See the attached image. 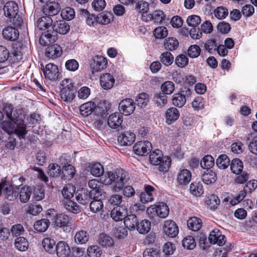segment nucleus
<instances>
[{
  "instance_id": "nucleus-32",
  "label": "nucleus",
  "mask_w": 257,
  "mask_h": 257,
  "mask_svg": "<svg viewBox=\"0 0 257 257\" xmlns=\"http://www.w3.org/2000/svg\"><path fill=\"white\" fill-rule=\"evenodd\" d=\"M89 238L88 233L83 230L78 231L74 236V241L77 244H85L88 241Z\"/></svg>"
},
{
  "instance_id": "nucleus-15",
  "label": "nucleus",
  "mask_w": 257,
  "mask_h": 257,
  "mask_svg": "<svg viewBox=\"0 0 257 257\" xmlns=\"http://www.w3.org/2000/svg\"><path fill=\"white\" fill-rule=\"evenodd\" d=\"M92 192L87 189H83L78 191L76 193V199L81 204L85 205L88 204L92 198Z\"/></svg>"
},
{
  "instance_id": "nucleus-52",
  "label": "nucleus",
  "mask_w": 257,
  "mask_h": 257,
  "mask_svg": "<svg viewBox=\"0 0 257 257\" xmlns=\"http://www.w3.org/2000/svg\"><path fill=\"white\" fill-rule=\"evenodd\" d=\"M75 187L70 184L65 186L62 190V194L66 200H70L74 196Z\"/></svg>"
},
{
  "instance_id": "nucleus-49",
  "label": "nucleus",
  "mask_w": 257,
  "mask_h": 257,
  "mask_svg": "<svg viewBox=\"0 0 257 257\" xmlns=\"http://www.w3.org/2000/svg\"><path fill=\"white\" fill-rule=\"evenodd\" d=\"M220 203V200L215 195H209L206 200V204L211 209H216Z\"/></svg>"
},
{
  "instance_id": "nucleus-41",
  "label": "nucleus",
  "mask_w": 257,
  "mask_h": 257,
  "mask_svg": "<svg viewBox=\"0 0 257 257\" xmlns=\"http://www.w3.org/2000/svg\"><path fill=\"white\" fill-rule=\"evenodd\" d=\"M64 208L68 211L74 214L79 213L80 210L79 206L71 200H66L63 202Z\"/></svg>"
},
{
  "instance_id": "nucleus-63",
  "label": "nucleus",
  "mask_w": 257,
  "mask_h": 257,
  "mask_svg": "<svg viewBox=\"0 0 257 257\" xmlns=\"http://www.w3.org/2000/svg\"><path fill=\"white\" fill-rule=\"evenodd\" d=\"M215 17L220 20L225 19L228 14V10L224 7H218L214 10Z\"/></svg>"
},
{
  "instance_id": "nucleus-9",
  "label": "nucleus",
  "mask_w": 257,
  "mask_h": 257,
  "mask_svg": "<svg viewBox=\"0 0 257 257\" xmlns=\"http://www.w3.org/2000/svg\"><path fill=\"white\" fill-rule=\"evenodd\" d=\"M107 64V59L104 57L98 55L94 57L90 63L92 73H94L103 69L106 67Z\"/></svg>"
},
{
  "instance_id": "nucleus-46",
  "label": "nucleus",
  "mask_w": 257,
  "mask_h": 257,
  "mask_svg": "<svg viewBox=\"0 0 257 257\" xmlns=\"http://www.w3.org/2000/svg\"><path fill=\"white\" fill-rule=\"evenodd\" d=\"M75 173L74 167L72 165L68 164L63 167L62 175L64 179H71L74 177Z\"/></svg>"
},
{
  "instance_id": "nucleus-2",
  "label": "nucleus",
  "mask_w": 257,
  "mask_h": 257,
  "mask_svg": "<svg viewBox=\"0 0 257 257\" xmlns=\"http://www.w3.org/2000/svg\"><path fill=\"white\" fill-rule=\"evenodd\" d=\"M130 179L128 173L121 168L114 172L105 173L100 178L101 182L105 185H111V190L119 192Z\"/></svg>"
},
{
  "instance_id": "nucleus-23",
  "label": "nucleus",
  "mask_w": 257,
  "mask_h": 257,
  "mask_svg": "<svg viewBox=\"0 0 257 257\" xmlns=\"http://www.w3.org/2000/svg\"><path fill=\"white\" fill-rule=\"evenodd\" d=\"M180 116V111L176 107L168 108L165 113L166 121L167 124H171L176 121Z\"/></svg>"
},
{
  "instance_id": "nucleus-51",
  "label": "nucleus",
  "mask_w": 257,
  "mask_h": 257,
  "mask_svg": "<svg viewBox=\"0 0 257 257\" xmlns=\"http://www.w3.org/2000/svg\"><path fill=\"white\" fill-rule=\"evenodd\" d=\"M149 100V96L145 93L139 94L136 98V103L140 107H145Z\"/></svg>"
},
{
  "instance_id": "nucleus-13",
  "label": "nucleus",
  "mask_w": 257,
  "mask_h": 257,
  "mask_svg": "<svg viewBox=\"0 0 257 257\" xmlns=\"http://www.w3.org/2000/svg\"><path fill=\"white\" fill-rule=\"evenodd\" d=\"M5 15L9 18H15L19 12V8L17 3L14 1L7 2L4 7Z\"/></svg>"
},
{
  "instance_id": "nucleus-22",
  "label": "nucleus",
  "mask_w": 257,
  "mask_h": 257,
  "mask_svg": "<svg viewBox=\"0 0 257 257\" xmlns=\"http://www.w3.org/2000/svg\"><path fill=\"white\" fill-rule=\"evenodd\" d=\"M60 10V7L58 3L50 2L44 7L43 12L45 15L50 17L58 14Z\"/></svg>"
},
{
  "instance_id": "nucleus-45",
  "label": "nucleus",
  "mask_w": 257,
  "mask_h": 257,
  "mask_svg": "<svg viewBox=\"0 0 257 257\" xmlns=\"http://www.w3.org/2000/svg\"><path fill=\"white\" fill-rule=\"evenodd\" d=\"M98 243L103 246H111L113 243V240L111 237L104 233L100 234L98 236Z\"/></svg>"
},
{
  "instance_id": "nucleus-48",
  "label": "nucleus",
  "mask_w": 257,
  "mask_h": 257,
  "mask_svg": "<svg viewBox=\"0 0 257 257\" xmlns=\"http://www.w3.org/2000/svg\"><path fill=\"white\" fill-rule=\"evenodd\" d=\"M113 19V16L109 13H102L97 16L98 23L107 25L110 23Z\"/></svg>"
},
{
  "instance_id": "nucleus-31",
  "label": "nucleus",
  "mask_w": 257,
  "mask_h": 257,
  "mask_svg": "<svg viewBox=\"0 0 257 257\" xmlns=\"http://www.w3.org/2000/svg\"><path fill=\"white\" fill-rule=\"evenodd\" d=\"M42 245L45 250L49 253H54L55 252L56 242L54 239L47 237L43 239Z\"/></svg>"
},
{
  "instance_id": "nucleus-42",
  "label": "nucleus",
  "mask_w": 257,
  "mask_h": 257,
  "mask_svg": "<svg viewBox=\"0 0 257 257\" xmlns=\"http://www.w3.org/2000/svg\"><path fill=\"white\" fill-rule=\"evenodd\" d=\"M230 169L234 174H239L243 169V163L239 159H234L230 164Z\"/></svg>"
},
{
  "instance_id": "nucleus-19",
  "label": "nucleus",
  "mask_w": 257,
  "mask_h": 257,
  "mask_svg": "<svg viewBox=\"0 0 257 257\" xmlns=\"http://www.w3.org/2000/svg\"><path fill=\"white\" fill-rule=\"evenodd\" d=\"M55 252L58 257H68L70 249L66 242L60 241L56 245Z\"/></svg>"
},
{
  "instance_id": "nucleus-38",
  "label": "nucleus",
  "mask_w": 257,
  "mask_h": 257,
  "mask_svg": "<svg viewBox=\"0 0 257 257\" xmlns=\"http://www.w3.org/2000/svg\"><path fill=\"white\" fill-rule=\"evenodd\" d=\"M88 171L91 174L95 177H99L103 174L104 169L100 163H95L89 166Z\"/></svg>"
},
{
  "instance_id": "nucleus-56",
  "label": "nucleus",
  "mask_w": 257,
  "mask_h": 257,
  "mask_svg": "<svg viewBox=\"0 0 257 257\" xmlns=\"http://www.w3.org/2000/svg\"><path fill=\"white\" fill-rule=\"evenodd\" d=\"M160 60L166 66L171 65L174 61V57L169 52H164L161 55Z\"/></svg>"
},
{
  "instance_id": "nucleus-14",
  "label": "nucleus",
  "mask_w": 257,
  "mask_h": 257,
  "mask_svg": "<svg viewBox=\"0 0 257 257\" xmlns=\"http://www.w3.org/2000/svg\"><path fill=\"white\" fill-rule=\"evenodd\" d=\"M136 135L131 131L125 132L120 135L117 139L118 142L121 146H130L135 141Z\"/></svg>"
},
{
  "instance_id": "nucleus-25",
  "label": "nucleus",
  "mask_w": 257,
  "mask_h": 257,
  "mask_svg": "<svg viewBox=\"0 0 257 257\" xmlns=\"http://www.w3.org/2000/svg\"><path fill=\"white\" fill-rule=\"evenodd\" d=\"M45 54L47 57L54 59L61 56L62 49L59 45L54 44L47 47Z\"/></svg>"
},
{
  "instance_id": "nucleus-30",
  "label": "nucleus",
  "mask_w": 257,
  "mask_h": 257,
  "mask_svg": "<svg viewBox=\"0 0 257 257\" xmlns=\"http://www.w3.org/2000/svg\"><path fill=\"white\" fill-rule=\"evenodd\" d=\"M138 221V219L136 215L130 214L126 215L124 218V224L129 229H135L137 226Z\"/></svg>"
},
{
  "instance_id": "nucleus-60",
  "label": "nucleus",
  "mask_w": 257,
  "mask_h": 257,
  "mask_svg": "<svg viewBox=\"0 0 257 257\" xmlns=\"http://www.w3.org/2000/svg\"><path fill=\"white\" fill-rule=\"evenodd\" d=\"M89 207L92 212L96 213L102 210L103 204L100 199H94L90 202Z\"/></svg>"
},
{
  "instance_id": "nucleus-6",
  "label": "nucleus",
  "mask_w": 257,
  "mask_h": 257,
  "mask_svg": "<svg viewBox=\"0 0 257 257\" xmlns=\"http://www.w3.org/2000/svg\"><path fill=\"white\" fill-rule=\"evenodd\" d=\"M135 104L136 103L132 99H123L119 103V110L124 115H129L134 112L136 107Z\"/></svg>"
},
{
  "instance_id": "nucleus-36",
  "label": "nucleus",
  "mask_w": 257,
  "mask_h": 257,
  "mask_svg": "<svg viewBox=\"0 0 257 257\" xmlns=\"http://www.w3.org/2000/svg\"><path fill=\"white\" fill-rule=\"evenodd\" d=\"M190 191L192 195L195 196H200L204 193L202 184L200 182H194L190 186Z\"/></svg>"
},
{
  "instance_id": "nucleus-18",
  "label": "nucleus",
  "mask_w": 257,
  "mask_h": 257,
  "mask_svg": "<svg viewBox=\"0 0 257 257\" xmlns=\"http://www.w3.org/2000/svg\"><path fill=\"white\" fill-rule=\"evenodd\" d=\"M122 116L118 113L110 114L107 119V124L111 128H122Z\"/></svg>"
},
{
  "instance_id": "nucleus-12",
  "label": "nucleus",
  "mask_w": 257,
  "mask_h": 257,
  "mask_svg": "<svg viewBox=\"0 0 257 257\" xmlns=\"http://www.w3.org/2000/svg\"><path fill=\"white\" fill-rule=\"evenodd\" d=\"M56 39V36L54 35V32L50 29L41 34L39 39V43L41 45L46 46L51 43H54Z\"/></svg>"
},
{
  "instance_id": "nucleus-33",
  "label": "nucleus",
  "mask_w": 257,
  "mask_h": 257,
  "mask_svg": "<svg viewBox=\"0 0 257 257\" xmlns=\"http://www.w3.org/2000/svg\"><path fill=\"white\" fill-rule=\"evenodd\" d=\"M14 245L15 247L21 251H25L29 247V243L27 239L24 237L20 236L16 238Z\"/></svg>"
},
{
  "instance_id": "nucleus-21",
  "label": "nucleus",
  "mask_w": 257,
  "mask_h": 257,
  "mask_svg": "<svg viewBox=\"0 0 257 257\" xmlns=\"http://www.w3.org/2000/svg\"><path fill=\"white\" fill-rule=\"evenodd\" d=\"M114 77L110 73L103 74L100 77V83L101 87L104 89L111 88L114 83Z\"/></svg>"
},
{
  "instance_id": "nucleus-24",
  "label": "nucleus",
  "mask_w": 257,
  "mask_h": 257,
  "mask_svg": "<svg viewBox=\"0 0 257 257\" xmlns=\"http://www.w3.org/2000/svg\"><path fill=\"white\" fill-rule=\"evenodd\" d=\"M127 214V210L122 207H114L110 213V216L115 221L124 219Z\"/></svg>"
},
{
  "instance_id": "nucleus-16",
  "label": "nucleus",
  "mask_w": 257,
  "mask_h": 257,
  "mask_svg": "<svg viewBox=\"0 0 257 257\" xmlns=\"http://www.w3.org/2000/svg\"><path fill=\"white\" fill-rule=\"evenodd\" d=\"M155 189L150 185H146L145 190L142 192L140 196V201L144 203H148L154 200V192Z\"/></svg>"
},
{
  "instance_id": "nucleus-53",
  "label": "nucleus",
  "mask_w": 257,
  "mask_h": 257,
  "mask_svg": "<svg viewBox=\"0 0 257 257\" xmlns=\"http://www.w3.org/2000/svg\"><path fill=\"white\" fill-rule=\"evenodd\" d=\"M49 174L53 177L60 176L62 173L60 166L56 163H51L49 165Z\"/></svg>"
},
{
  "instance_id": "nucleus-34",
  "label": "nucleus",
  "mask_w": 257,
  "mask_h": 257,
  "mask_svg": "<svg viewBox=\"0 0 257 257\" xmlns=\"http://www.w3.org/2000/svg\"><path fill=\"white\" fill-rule=\"evenodd\" d=\"M188 228L194 231L199 230L202 226L201 220L196 217H190L187 221Z\"/></svg>"
},
{
  "instance_id": "nucleus-26",
  "label": "nucleus",
  "mask_w": 257,
  "mask_h": 257,
  "mask_svg": "<svg viewBox=\"0 0 257 257\" xmlns=\"http://www.w3.org/2000/svg\"><path fill=\"white\" fill-rule=\"evenodd\" d=\"M52 20L49 16L42 17L37 21V27L40 30L47 31L48 29L52 30Z\"/></svg>"
},
{
  "instance_id": "nucleus-35",
  "label": "nucleus",
  "mask_w": 257,
  "mask_h": 257,
  "mask_svg": "<svg viewBox=\"0 0 257 257\" xmlns=\"http://www.w3.org/2000/svg\"><path fill=\"white\" fill-rule=\"evenodd\" d=\"M50 224L47 219H42L37 220L34 224V229L38 232H44L48 228Z\"/></svg>"
},
{
  "instance_id": "nucleus-44",
  "label": "nucleus",
  "mask_w": 257,
  "mask_h": 257,
  "mask_svg": "<svg viewBox=\"0 0 257 257\" xmlns=\"http://www.w3.org/2000/svg\"><path fill=\"white\" fill-rule=\"evenodd\" d=\"M163 154L161 151L156 150L151 152L149 156V160L153 165H158L160 163L161 159H162Z\"/></svg>"
},
{
  "instance_id": "nucleus-28",
  "label": "nucleus",
  "mask_w": 257,
  "mask_h": 257,
  "mask_svg": "<svg viewBox=\"0 0 257 257\" xmlns=\"http://www.w3.org/2000/svg\"><path fill=\"white\" fill-rule=\"evenodd\" d=\"M96 109V105L92 101H88L81 104L79 107L80 114L83 116L90 115Z\"/></svg>"
},
{
  "instance_id": "nucleus-43",
  "label": "nucleus",
  "mask_w": 257,
  "mask_h": 257,
  "mask_svg": "<svg viewBox=\"0 0 257 257\" xmlns=\"http://www.w3.org/2000/svg\"><path fill=\"white\" fill-rule=\"evenodd\" d=\"M154 101L158 107L162 108L167 103L168 97L163 93H157L154 95Z\"/></svg>"
},
{
  "instance_id": "nucleus-3",
  "label": "nucleus",
  "mask_w": 257,
  "mask_h": 257,
  "mask_svg": "<svg viewBox=\"0 0 257 257\" xmlns=\"http://www.w3.org/2000/svg\"><path fill=\"white\" fill-rule=\"evenodd\" d=\"M73 222L72 218L63 213L57 214L53 218V222L54 225L67 232L71 231Z\"/></svg>"
},
{
  "instance_id": "nucleus-20",
  "label": "nucleus",
  "mask_w": 257,
  "mask_h": 257,
  "mask_svg": "<svg viewBox=\"0 0 257 257\" xmlns=\"http://www.w3.org/2000/svg\"><path fill=\"white\" fill-rule=\"evenodd\" d=\"M165 15L162 11L156 10L153 14L147 16H142L143 20L146 22L154 21L155 23H160L165 20Z\"/></svg>"
},
{
  "instance_id": "nucleus-59",
  "label": "nucleus",
  "mask_w": 257,
  "mask_h": 257,
  "mask_svg": "<svg viewBox=\"0 0 257 257\" xmlns=\"http://www.w3.org/2000/svg\"><path fill=\"white\" fill-rule=\"evenodd\" d=\"M89 257H100L102 254L101 248L96 245L89 246L87 249Z\"/></svg>"
},
{
  "instance_id": "nucleus-64",
  "label": "nucleus",
  "mask_w": 257,
  "mask_h": 257,
  "mask_svg": "<svg viewBox=\"0 0 257 257\" xmlns=\"http://www.w3.org/2000/svg\"><path fill=\"white\" fill-rule=\"evenodd\" d=\"M150 5L144 0L138 1L136 5V9L143 14L147 13L149 10Z\"/></svg>"
},
{
  "instance_id": "nucleus-37",
  "label": "nucleus",
  "mask_w": 257,
  "mask_h": 257,
  "mask_svg": "<svg viewBox=\"0 0 257 257\" xmlns=\"http://www.w3.org/2000/svg\"><path fill=\"white\" fill-rule=\"evenodd\" d=\"M173 104L178 107H183L186 102V98L181 93H175L172 98Z\"/></svg>"
},
{
  "instance_id": "nucleus-40",
  "label": "nucleus",
  "mask_w": 257,
  "mask_h": 257,
  "mask_svg": "<svg viewBox=\"0 0 257 257\" xmlns=\"http://www.w3.org/2000/svg\"><path fill=\"white\" fill-rule=\"evenodd\" d=\"M230 159L226 155H220L216 160V165L220 169H226L230 164Z\"/></svg>"
},
{
  "instance_id": "nucleus-29",
  "label": "nucleus",
  "mask_w": 257,
  "mask_h": 257,
  "mask_svg": "<svg viewBox=\"0 0 257 257\" xmlns=\"http://www.w3.org/2000/svg\"><path fill=\"white\" fill-rule=\"evenodd\" d=\"M32 193V189L30 187L23 186L19 192V198L22 203H27L29 201Z\"/></svg>"
},
{
  "instance_id": "nucleus-61",
  "label": "nucleus",
  "mask_w": 257,
  "mask_h": 257,
  "mask_svg": "<svg viewBox=\"0 0 257 257\" xmlns=\"http://www.w3.org/2000/svg\"><path fill=\"white\" fill-rule=\"evenodd\" d=\"M202 180L206 184L213 183L216 180V174L212 171H210L202 175Z\"/></svg>"
},
{
  "instance_id": "nucleus-27",
  "label": "nucleus",
  "mask_w": 257,
  "mask_h": 257,
  "mask_svg": "<svg viewBox=\"0 0 257 257\" xmlns=\"http://www.w3.org/2000/svg\"><path fill=\"white\" fill-rule=\"evenodd\" d=\"M3 37L9 41H15L19 36V31L12 27H6L3 31Z\"/></svg>"
},
{
  "instance_id": "nucleus-50",
  "label": "nucleus",
  "mask_w": 257,
  "mask_h": 257,
  "mask_svg": "<svg viewBox=\"0 0 257 257\" xmlns=\"http://www.w3.org/2000/svg\"><path fill=\"white\" fill-rule=\"evenodd\" d=\"M88 186L90 188L92 189V190L90 191L92 192V194L97 193L98 195H102V190L100 188V187L102 185L97 179H92L90 180L88 182Z\"/></svg>"
},
{
  "instance_id": "nucleus-11",
  "label": "nucleus",
  "mask_w": 257,
  "mask_h": 257,
  "mask_svg": "<svg viewBox=\"0 0 257 257\" xmlns=\"http://www.w3.org/2000/svg\"><path fill=\"white\" fill-rule=\"evenodd\" d=\"M208 239L211 243L217 244L219 246L223 245L225 242V236L217 228L213 229L210 232Z\"/></svg>"
},
{
  "instance_id": "nucleus-8",
  "label": "nucleus",
  "mask_w": 257,
  "mask_h": 257,
  "mask_svg": "<svg viewBox=\"0 0 257 257\" xmlns=\"http://www.w3.org/2000/svg\"><path fill=\"white\" fill-rule=\"evenodd\" d=\"M163 228L165 234L170 237H176L179 232L178 226L174 221L171 220L165 221Z\"/></svg>"
},
{
  "instance_id": "nucleus-54",
  "label": "nucleus",
  "mask_w": 257,
  "mask_h": 257,
  "mask_svg": "<svg viewBox=\"0 0 257 257\" xmlns=\"http://www.w3.org/2000/svg\"><path fill=\"white\" fill-rule=\"evenodd\" d=\"M60 96L64 101L72 100L75 97L74 90L60 89Z\"/></svg>"
},
{
  "instance_id": "nucleus-5",
  "label": "nucleus",
  "mask_w": 257,
  "mask_h": 257,
  "mask_svg": "<svg viewBox=\"0 0 257 257\" xmlns=\"http://www.w3.org/2000/svg\"><path fill=\"white\" fill-rule=\"evenodd\" d=\"M152 148V146L150 142L139 141L134 145L133 151L136 155L143 156L148 155Z\"/></svg>"
},
{
  "instance_id": "nucleus-57",
  "label": "nucleus",
  "mask_w": 257,
  "mask_h": 257,
  "mask_svg": "<svg viewBox=\"0 0 257 257\" xmlns=\"http://www.w3.org/2000/svg\"><path fill=\"white\" fill-rule=\"evenodd\" d=\"M171 160L170 158L167 156L163 157L161 159L160 163H159V170L161 172H167L171 166Z\"/></svg>"
},
{
  "instance_id": "nucleus-7",
  "label": "nucleus",
  "mask_w": 257,
  "mask_h": 257,
  "mask_svg": "<svg viewBox=\"0 0 257 257\" xmlns=\"http://www.w3.org/2000/svg\"><path fill=\"white\" fill-rule=\"evenodd\" d=\"M43 73L45 78L49 80L55 81L59 77V70L57 65L53 63H49L43 68Z\"/></svg>"
},
{
  "instance_id": "nucleus-17",
  "label": "nucleus",
  "mask_w": 257,
  "mask_h": 257,
  "mask_svg": "<svg viewBox=\"0 0 257 257\" xmlns=\"http://www.w3.org/2000/svg\"><path fill=\"white\" fill-rule=\"evenodd\" d=\"M69 25L64 21H56L52 27V30L54 32V35H55V33L65 35L69 32Z\"/></svg>"
},
{
  "instance_id": "nucleus-1",
  "label": "nucleus",
  "mask_w": 257,
  "mask_h": 257,
  "mask_svg": "<svg viewBox=\"0 0 257 257\" xmlns=\"http://www.w3.org/2000/svg\"><path fill=\"white\" fill-rule=\"evenodd\" d=\"M4 111L11 120L3 121L1 123L2 129L8 134L15 133L20 139H24L27 131L24 123L26 115L24 111L20 109H14L11 104H6Z\"/></svg>"
},
{
  "instance_id": "nucleus-47",
  "label": "nucleus",
  "mask_w": 257,
  "mask_h": 257,
  "mask_svg": "<svg viewBox=\"0 0 257 257\" xmlns=\"http://www.w3.org/2000/svg\"><path fill=\"white\" fill-rule=\"evenodd\" d=\"M157 206V216L162 218L167 217L169 213V209L165 203H159Z\"/></svg>"
},
{
  "instance_id": "nucleus-39",
  "label": "nucleus",
  "mask_w": 257,
  "mask_h": 257,
  "mask_svg": "<svg viewBox=\"0 0 257 257\" xmlns=\"http://www.w3.org/2000/svg\"><path fill=\"white\" fill-rule=\"evenodd\" d=\"M151 222L147 219L142 220L140 222H138L136 229L140 233L145 234L148 233L151 229Z\"/></svg>"
},
{
  "instance_id": "nucleus-55",
  "label": "nucleus",
  "mask_w": 257,
  "mask_h": 257,
  "mask_svg": "<svg viewBox=\"0 0 257 257\" xmlns=\"http://www.w3.org/2000/svg\"><path fill=\"white\" fill-rule=\"evenodd\" d=\"M214 164V160L210 155H206L203 157L200 162L201 167L205 169H209Z\"/></svg>"
},
{
  "instance_id": "nucleus-62",
  "label": "nucleus",
  "mask_w": 257,
  "mask_h": 257,
  "mask_svg": "<svg viewBox=\"0 0 257 257\" xmlns=\"http://www.w3.org/2000/svg\"><path fill=\"white\" fill-rule=\"evenodd\" d=\"M196 243L194 238L192 236H187L182 240V245L188 249H193L196 246Z\"/></svg>"
},
{
  "instance_id": "nucleus-4",
  "label": "nucleus",
  "mask_w": 257,
  "mask_h": 257,
  "mask_svg": "<svg viewBox=\"0 0 257 257\" xmlns=\"http://www.w3.org/2000/svg\"><path fill=\"white\" fill-rule=\"evenodd\" d=\"M3 192L5 197L10 200H15L18 196V192L14 190L13 186L6 182L0 183V195Z\"/></svg>"
},
{
  "instance_id": "nucleus-10",
  "label": "nucleus",
  "mask_w": 257,
  "mask_h": 257,
  "mask_svg": "<svg viewBox=\"0 0 257 257\" xmlns=\"http://www.w3.org/2000/svg\"><path fill=\"white\" fill-rule=\"evenodd\" d=\"M192 178V173L188 169H181L177 174L176 181L178 185L185 186L189 184Z\"/></svg>"
},
{
  "instance_id": "nucleus-58",
  "label": "nucleus",
  "mask_w": 257,
  "mask_h": 257,
  "mask_svg": "<svg viewBox=\"0 0 257 257\" xmlns=\"http://www.w3.org/2000/svg\"><path fill=\"white\" fill-rule=\"evenodd\" d=\"M161 89L164 94H171L175 89L174 84L170 81H167L161 85Z\"/></svg>"
}]
</instances>
